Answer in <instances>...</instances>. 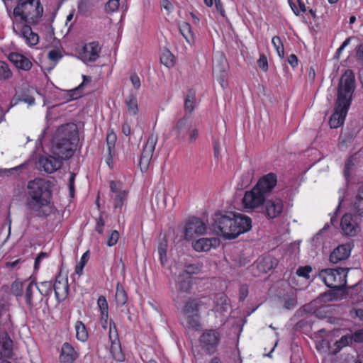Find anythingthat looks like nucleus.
I'll use <instances>...</instances> for the list:
<instances>
[{
  "label": "nucleus",
  "mask_w": 363,
  "mask_h": 363,
  "mask_svg": "<svg viewBox=\"0 0 363 363\" xmlns=\"http://www.w3.org/2000/svg\"><path fill=\"white\" fill-rule=\"evenodd\" d=\"M354 89V74L352 70L347 69L339 80L335 113L329 120L331 128H337L343 123Z\"/></svg>",
  "instance_id": "obj_1"
},
{
  "label": "nucleus",
  "mask_w": 363,
  "mask_h": 363,
  "mask_svg": "<svg viewBox=\"0 0 363 363\" xmlns=\"http://www.w3.org/2000/svg\"><path fill=\"white\" fill-rule=\"evenodd\" d=\"M28 194L27 206L34 216L47 217L53 212V208L49 202L51 194L46 181L42 179L30 181Z\"/></svg>",
  "instance_id": "obj_2"
},
{
  "label": "nucleus",
  "mask_w": 363,
  "mask_h": 363,
  "mask_svg": "<svg viewBox=\"0 0 363 363\" xmlns=\"http://www.w3.org/2000/svg\"><path fill=\"white\" fill-rule=\"evenodd\" d=\"M78 140L77 125L74 123L62 125L53 135L50 152L62 160H67L73 155Z\"/></svg>",
  "instance_id": "obj_3"
},
{
  "label": "nucleus",
  "mask_w": 363,
  "mask_h": 363,
  "mask_svg": "<svg viewBox=\"0 0 363 363\" xmlns=\"http://www.w3.org/2000/svg\"><path fill=\"white\" fill-rule=\"evenodd\" d=\"M252 228V220L243 214L218 216L215 220L213 230L217 235L226 239H233L240 234L248 232Z\"/></svg>",
  "instance_id": "obj_4"
},
{
  "label": "nucleus",
  "mask_w": 363,
  "mask_h": 363,
  "mask_svg": "<svg viewBox=\"0 0 363 363\" xmlns=\"http://www.w3.org/2000/svg\"><path fill=\"white\" fill-rule=\"evenodd\" d=\"M276 184L274 174L269 173L262 177L251 191L245 192L242 200L244 208L255 210L262 207Z\"/></svg>",
  "instance_id": "obj_5"
},
{
  "label": "nucleus",
  "mask_w": 363,
  "mask_h": 363,
  "mask_svg": "<svg viewBox=\"0 0 363 363\" xmlns=\"http://www.w3.org/2000/svg\"><path fill=\"white\" fill-rule=\"evenodd\" d=\"M43 13V8L40 0H19L14 8L13 15L15 18H20L26 25L38 24Z\"/></svg>",
  "instance_id": "obj_6"
},
{
  "label": "nucleus",
  "mask_w": 363,
  "mask_h": 363,
  "mask_svg": "<svg viewBox=\"0 0 363 363\" xmlns=\"http://www.w3.org/2000/svg\"><path fill=\"white\" fill-rule=\"evenodd\" d=\"M350 268L325 269L319 273V277L329 288L340 289L346 285V277Z\"/></svg>",
  "instance_id": "obj_7"
},
{
  "label": "nucleus",
  "mask_w": 363,
  "mask_h": 363,
  "mask_svg": "<svg viewBox=\"0 0 363 363\" xmlns=\"http://www.w3.org/2000/svg\"><path fill=\"white\" fill-rule=\"evenodd\" d=\"M157 140V135L151 133L143 148L138 164L142 172H146L149 167Z\"/></svg>",
  "instance_id": "obj_8"
},
{
  "label": "nucleus",
  "mask_w": 363,
  "mask_h": 363,
  "mask_svg": "<svg viewBox=\"0 0 363 363\" xmlns=\"http://www.w3.org/2000/svg\"><path fill=\"white\" fill-rule=\"evenodd\" d=\"M206 231V225L202 220L195 217L191 218L187 221L184 228L185 238L191 240L203 235Z\"/></svg>",
  "instance_id": "obj_9"
},
{
  "label": "nucleus",
  "mask_w": 363,
  "mask_h": 363,
  "mask_svg": "<svg viewBox=\"0 0 363 363\" xmlns=\"http://www.w3.org/2000/svg\"><path fill=\"white\" fill-rule=\"evenodd\" d=\"M109 338L111 340L110 352L113 358L118 362L125 360V355L123 353L121 342L118 339V333L114 323H110Z\"/></svg>",
  "instance_id": "obj_10"
},
{
  "label": "nucleus",
  "mask_w": 363,
  "mask_h": 363,
  "mask_svg": "<svg viewBox=\"0 0 363 363\" xmlns=\"http://www.w3.org/2000/svg\"><path fill=\"white\" fill-rule=\"evenodd\" d=\"M220 337V334L217 330H206L200 337L202 347L209 354L213 353L218 345Z\"/></svg>",
  "instance_id": "obj_11"
},
{
  "label": "nucleus",
  "mask_w": 363,
  "mask_h": 363,
  "mask_svg": "<svg viewBox=\"0 0 363 363\" xmlns=\"http://www.w3.org/2000/svg\"><path fill=\"white\" fill-rule=\"evenodd\" d=\"M62 161L52 154V155L40 157L38 164L40 170L43 169L45 172L51 174L61 167Z\"/></svg>",
  "instance_id": "obj_12"
},
{
  "label": "nucleus",
  "mask_w": 363,
  "mask_h": 363,
  "mask_svg": "<svg viewBox=\"0 0 363 363\" xmlns=\"http://www.w3.org/2000/svg\"><path fill=\"white\" fill-rule=\"evenodd\" d=\"M357 218V216L350 213H346L342 216L340 225L345 235L354 236L358 233L359 226L358 225Z\"/></svg>",
  "instance_id": "obj_13"
},
{
  "label": "nucleus",
  "mask_w": 363,
  "mask_h": 363,
  "mask_svg": "<svg viewBox=\"0 0 363 363\" xmlns=\"http://www.w3.org/2000/svg\"><path fill=\"white\" fill-rule=\"evenodd\" d=\"M101 47L98 42H91L85 45L81 54L82 60L85 62H95L99 57Z\"/></svg>",
  "instance_id": "obj_14"
},
{
  "label": "nucleus",
  "mask_w": 363,
  "mask_h": 363,
  "mask_svg": "<svg viewBox=\"0 0 363 363\" xmlns=\"http://www.w3.org/2000/svg\"><path fill=\"white\" fill-rule=\"evenodd\" d=\"M37 289L38 286L33 281H30L26 289V302L29 308L33 307L38 302L40 303L43 300L42 297L37 294Z\"/></svg>",
  "instance_id": "obj_15"
},
{
  "label": "nucleus",
  "mask_w": 363,
  "mask_h": 363,
  "mask_svg": "<svg viewBox=\"0 0 363 363\" xmlns=\"http://www.w3.org/2000/svg\"><path fill=\"white\" fill-rule=\"evenodd\" d=\"M266 214L269 218L278 217L282 212L283 205L279 199L266 200L265 201Z\"/></svg>",
  "instance_id": "obj_16"
},
{
  "label": "nucleus",
  "mask_w": 363,
  "mask_h": 363,
  "mask_svg": "<svg viewBox=\"0 0 363 363\" xmlns=\"http://www.w3.org/2000/svg\"><path fill=\"white\" fill-rule=\"evenodd\" d=\"M219 245V240L216 238L198 239L192 242L193 248L197 252H207L212 247Z\"/></svg>",
  "instance_id": "obj_17"
},
{
  "label": "nucleus",
  "mask_w": 363,
  "mask_h": 363,
  "mask_svg": "<svg viewBox=\"0 0 363 363\" xmlns=\"http://www.w3.org/2000/svg\"><path fill=\"white\" fill-rule=\"evenodd\" d=\"M350 247L348 245H341L337 247L330 253V262L337 264L341 261L347 259L350 255Z\"/></svg>",
  "instance_id": "obj_18"
},
{
  "label": "nucleus",
  "mask_w": 363,
  "mask_h": 363,
  "mask_svg": "<svg viewBox=\"0 0 363 363\" xmlns=\"http://www.w3.org/2000/svg\"><path fill=\"white\" fill-rule=\"evenodd\" d=\"M9 60L18 69L29 70L32 67V62L25 56L17 52L9 55Z\"/></svg>",
  "instance_id": "obj_19"
},
{
  "label": "nucleus",
  "mask_w": 363,
  "mask_h": 363,
  "mask_svg": "<svg viewBox=\"0 0 363 363\" xmlns=\"http://www.w3.org/2000/svg\"><path fill=\"white\" fill-rule=\"evenodd\" d=\"M189 130V117L185 115L179 120L173 127L172 131L178 140H182L185 138L187 132Z\"/></svg>",
  "instance_id": "obj_20"
},
{
  "label": "nucleus",
  "mask_w": 363,
  "mask_h": 363,
  "mask_svg": "<svg viewBox=\"0 0 363 363\" xmlns=\"http://www.w3.org/2000/svg\"><path fill=\"white\" fill-rule=\"evenodd\" d=\"M78 357V353L74 347L69 343H64L62 347L60 361L62 363H74Z\"/></svg>",
  "instance_id": "obj_21"
},
{
  "label": "nucleus",
  "mask_w": 363,
  "mask_h": 363,
  "mask_svg": "<svg viewBox=\"0 0 363 363\" xmlns=\"http://www.w3.org/2000/svg\"><path fill=\"white\" fill-rule=\"evenodd\" d=\"M230 308L228 297L223 294L217 295L213 308L215 313H219L220 315H225V313L228 312Z\"/></svg>",
  "instance_id": "obj_22"
},
{
  "label": "nucleus",
  "mask_w": 363,
  "mask_h": 363,
  "mask_svg": "<svg viewBox=\"0 0 363 363\" xmlns=\"http://www.w3.org/2000/svg\"><path fill=\"white\" fill-rule=\"evenodd\" d=\"M55 296L57 301H61L65 299L68 294L69 286L67 280L60 281L57 279L54 285Z\"/></svg>",
  "instance_id": "obj_23"
},
{
  "label": "nucleus",
  "mask_w": 363,
  "mask_h": 363,
  "mask_svg": "<svg viewBox=\"0 0 363 363\" xmlns=\"http://www.w3.org/2000/svg\"><path fill=\"white\" fill-rule=\"evenodd\" d=\"M21 35L30 45H35L39 41L38 35L32 30L30 25L23 26L21 30Z\"/></svg>",
  "instance_id": "obj_24"
},
{
  "label": "nucleus",
  "mask_w": 363,
  "mask_h": 363,
  "mask_svg": "<svg viewBox=\"0 0 363 363\" xmlns=\"http://www.w3.org/2000/svg\"><path fill=\"white\" fill-rule=\"evenodd\" d=\"M191 288V277L180 273L176 281V289L180 292H189Z\"/></svg>",
  "instance_id": "obj_25"
},
{
  "label": "nucleus",
  "mask_w": 363,
  "mask_h": 363,
  "mask_svg": "<svg viewBox=\"0 0 363 363\" xmlns=\"http://www.w3.org/2000/svg\"><path fill=\"white\" fill-rule=\"evenodd\" d=\"M1 351L3 357H9L12 354L13 342L7 333L4 334L1 340Z\"/></svg>",
  "instance_id": "obj_26"
},
{
  "label": "nucleus",
  "mask_w": 363,
  "mask_h": 363,
  "mask_svg": "<svg viewBox=\"0 0 363 363\" xmlns=\"http://www.w3.org/2000/svg\"><path fill=\"white\" fill-rule=\"evenodd\" d=\"M168 247L167 240L165 237L160 239L157 247V255L162 266L167 262V250Z\"/></svg>",
  "instance_id": "obj_27"
},
{
  "label": "nucleus",
  "mask_w": 363,
  "mask_h": 363,
  "mask_svg": "<svg viewBox=\"0 0 363 363\" xmlns=\"http://www.w3.org/2000/svg\"><path fill=\"white\" fill-rule=\"evenodd\" d=\"M227 60L223 55H219L213 61V73L223 74L227 69Z\"/></svg>",
  "instance_id": "obj_28"
},
{
  "label": "nucleus",
  "mask_w": 363,
  "mask_h": 363,
  "mask_svg": "<svg viewBox=\"0 0 363 363\" xmlns=\"http://www.w3.org/2000/svg\"><path fill=\"white\" fill-rule=\"evenodd\" d=\"M196 94L194 90H189L184 99V109L186 115L191 113L194 109Z\"/></svg>",
  "instance_id": "obj_29"
},
{
  "label": "nucleus",
  "mask_w": 363,
  "mask_h": 363,
  "mask_svg": "<svg viewBox=\"0 0 363 363\" xmlns=\"http://www.w3.org/2000/svg\"><path fill=\"white\" fill-rule=\"evenodd\" d=\"M199 308L196 299L190 298L184 304L182 312L185 315L199 314Z\"/></svg>",
  "instance_id": "obj_30"
},
{
  "label": "nucleus",
  "mask_w": 363,
  "mask_h": 363,
  "mask_svg": "<svg viewBox=\"0 0 363 363\" xmlns=\"http://www.w3.org/2000/svg\"><path fill=\"white\" fill-rule=\"evenodd\" d=\"M98 306L101 311V318L102 320L107 321L108 317V303L104 296H100L97 301Z\"/></svg>",
  "instance_id": "obj_31"
},
{
  "label": "nucleus",
  "mask_w": 363,
  "mask_h": 363,
  "mask_svg": "<svg viewBox=\"0 0 363 363\" xmlns=\"http://www.w3.org/2000/svg\"><path fill=\"white\" fill-rule=\"evenodd\" d=\"M353 207L359 215L363 213V186L358 190V193L353 203Z\"/></svg>",
  "instance_id": "obj_32"
},
{
  "label": "nucleus",
  "mask_w": 363,
  "mask_h": 363,
  "mask_svg": "<svg viewBox=\"0 0 363 363\" xmlns=\"http://www.w3.org/2000/svg\"><path fill=\"white\" fill-rule=\"evenodd\" d=\"M125 104L129 113L136 115L138 111L137 98L135 95L130 94L125 99Z\"/></svg>",
  "instance_id": "obj_33"
},
{
  "label": "nucleus",
  "mask_w": 363,
  "mask_h": 363,
  "mask_svg": "<svg viewBox=\"0 0 363 363\" xmlns=\"http://www.w3.org/2000/svg\"><path fill=\"white\" fill-rule=\"evenodd\" d=\"M76 337L80 341H85L88 337V333L85 325L82 321H77L75 325Z\"/></svg>",
  "instance_id": "obj_34"
},
{
  "label": "nucleus",
  "mask_w": 363,
  "mask_h": 363,
  "mask_svg": "<svg viewBox=\"0 0 363 363\" xmlns=\"http://www.w3.org/2000/svg\"><path fill=\"white\" fill-rule=\"evenodd\" d=\"M179 30L181 34L186 40L188 43H190L193 40V35L191 32V26L187 22H183L179 26Z\"/></svg>",
  "instance_id": "obj_35"
},
{
  "label": "nucleus",
  "mask_w": 363,
  "mask_h": 363,
  "mask_svg": "<svg viewBox=\"0 0 363 363\" xmlns=\"http://www.w3.org/2000/svg\"><path fill=\"white\" fill-rule=\"evenodd\" d=\"M52 291V286L50 281H43L38 286L37 292L40 294L39 296H50Z\"/></svg>",
  "instance_id": "obj_36"
},
{
  "label": "nucleus",
  "mask_w": 363,
  "mask_h": 363,
  "mask_svg": "<svg viewBox=\"0 0 363 363\" xmlns=\"http://www.w3.org/2000/svg\"><path fill=\"white\" fill-rule=\"evenodd\" d=\"M201 270V266L199 264H186L181 273L185 276L191 277V274H198Z\"/></svg>",
  "instance_id": "obj_37"
},
{
  "label": "nucleus",
  "mask_w": 363,
  "mask_h": 363,
  "mask_svg": "<svg viewBox=\"0 0 363 363\" xmlns=\"http://www.w3.org/2000/svg\"><path fill=\"white\" fill-rule=\"evenodd\" d=\"M186 326L189 328L197 330L200 327L199 315L191 314L186 315Z\"/></svg>",
  "instance_id": "obj_38"
},
{
  "label": "nucleus",
  "mask_w": 363,
  "mask_h": 363,
  "mask_svg": "<svg viewBox=\"0 0 363 363\" xmlns=\"http://www.w3.org/2000/svg\"><path fill=\"white\" fill-rule=\"evenodd\" d=\"M174 55L167 50L163 51L161 57V63L167 67H171L174 65Z\"/></svg>",
  "instance_id": "obj_39"
},
{
  "label": "nucleus",
  "mask_w": 363,
  "mask_h": 363,
  "mask_svg": "<svg viewBox=\"0 0 363 363\" xmlns=\"http://www.w3.org/2000/svg\"><path fill=\"white\" fill-rule=\"evenodd\" d=\"M116 301L118 306H123L127 301V295L124 289L117 286L116 292Z\"/></svg>",
  "instance_id": "obj_40"
},
{
  "label": "nucleus",
  "mask_w": 363,
  "mask_h": 363,
  "mask_svg": "<svg viewBox=\"0 0 363 363\" xmlns=\"http://www.w3.org/2000/svg\"><path fill=\"white\" fill-rule=\"evenodd\" d=\"M11 77L12 72L9 67V65L4 61H0V79H8Z\"/></svg>",
  "instance_id": "obj_41"
},
{
  "label": "nucleus",
  "mask_w": 363,
  "mask_h": 363,
  "mask_svg": "<svg viewBox=\"0 0 363 363\" xmlns=\"http://www.w3.org/2000/svg\"><path fill=\"white\" fill-rule=\"evenodd\" d=\"M128 192L126 191H122L118 192L114 197V208H121L126 200Z\"/></svg>",
  "instance_id": "obj_42"
},
{
  "label": "nucleus",
  "mask_w": 363,
  "mask_h": 363,
  "mask_svg": "<svg viewBox=\"0 0 363 363\" xmlns=\"http://www.w3.org/2000/svg\"><path fill=\"white\" fill-rule=\"evenodd\" d=\"M352 337L350 335H346L342 336L339 340L335 342L337 347L335 352H337L341 348L348 345L352 342Z\"/></svg>",
  "instance_id": "obj_43"
},
{
  "label": "nucleus",
  "mask_w": 363,
  "mask_h": 363,
  "mask_svg": "<svg viewBox=\"0 0 363 363\" xmlns=\"http://www.w3.org/2000/svg\"><path fill=\"white\" fill-rule=\"evenodd\" d=\"M272 42L274 46V48H276L279 56L281 58H284V45H283V43H282L280 38L278 36H274V37H273Z\"/></svg>",
  "instance_id": "obj_44"
},
{
  "label": "nucleus",
  "mask_w": 363,
  "mask_h": 363,
  "mask_svg": "<svg viewBox=\"0 0 363 363\" xmlns=\"http://www.w3.org/2000/svg\"><path fill=\"white\" fill-rule=\"evenodd\" d=\"M116 135L111 132L107 134L106 143L109 155L111 157V151L114 149L115 143L116 142Z\"/></svg>",
  "instance_id": "obj_45"
},
{
  "label": "nucleus",
  "mask_w": 363,
  "mask_h": 363,
  "mask_svg": "<svg viewBox=\"0 0 363 363\" xmlns=\"http://www.w3.org/2000/svg\"><path fill=\"white\" fill-rule=\"evenodd\" d=\"M21 168V166H18L13 168L9 169H0V176L1 177H9L13 176L16 177L18 174V172Z\"/></svg>",
  "instance_id": "obj_46"
},
{
  "label": "nucleus",
  "mask_w": 363,
  "mask_h": 363,
  "mask_svg": "<svg viewBox=\"0 0 363 363\" xmlns=\"http://www.w3.org/2000/svg\"><path fill=\"white\" fill-rule=\"evenodd\" d=\"M258 267L260 270H263L265 272L270 270L273 267L272 258L269 257L264 258L262 261L259 262Z\"/></svg>",
  "instance_id": "obj_47"
},
{
  "label": "nucleus",
  "mask_w": 363,
  "mask_h": 363,
  "mask_svg": "<svg viewBox=\"0 0 363 363\" xmlns=\"http://www.w3.org/2000/svg\"><path fill=\"white\" fill-rule=\"evenodd\" d=\"M119 1L120 0H108L105 4V11L109 13L116 11L119 8Z\"/></svg>",
  "instance_id": "obj_48"
},
{
  "label": "nucleus",
  "mask_w": 363,
  "mask_h": 363,
  "mask_svg": "<svg viewBox=\"0 0 363 363\" xmlns=\"http://www.w3.org/2000/svg\"><path fill=\"white\" fill-rule=\"evenodd\" d=\"M88 259H89V252L87 251L83 254L82 257H81V261H80L79 264L76 266L75 272L77 274L81 275L82 274L84 267L88 262Z\"/></svg>",
  "instance_id": "obj_49"
},
{
  "label": "nucleus",
  "mask_w": 363,
  "mask_h": 363,
  "mask_svg": "<svg viewBox=\"0 0 363 363\" xmlns=\"http://www.w3.org/2000/svg\"><path fill=\"white\" fill-rule=\"evenodd\" d=\"M11 291L12 293L16 296L22 295V289H23V284L21 281H15L11 285Z\"/></svg>",
  "instance_id": "obj_50"
},
{
  "label": "nucleus",
  "mask_w": 363,
  "mask_h": 363,
  "mask_svg": "<svg viewBox=\"0 0 363 363\" xmlns=\"http://www.w3.org/2000/svg\"><path fill=\"white\" fill-rule=\"evenodd\" d=\"M311 271L312 268L310 266L300 267L296 271V274L299 277L308 279L309 273Z\"/></svg>",
  "instance_id": "obj_51"
},
{
  "label": "nucleus",
  "mask_w": 363,
  "mask_h": 363,
  "mask_svg": "<svg viewBox=\"0 0 363 363\" xmlns=\"http://www.w3.org/2000/svg\"><path fill=\"white\" fill-rule=\"evenodd\" d=\"M118 238H119V233L116 230H113L108 238L107 245L109 247H112V246L115 245L117 243Z\"/></svg>",
  "instance_id": "obj_52"
},
{
  "label": "nucleus",
  "mask_w": 363,
  "mask_h": 363,
  "mask_svg": "<svg viewBox=\"0 0 363 363\" xmlns=\"http://www.w3.org/2000/svg\"><path fill=\"white\" fill-rule=\"evenodd\" d=\"M82 87H83V83H82L80 85H79L77 88L73 89L69 91V92H70L69 96L72 98V99H77L78 98L82 96Z\"/></svg>",
  "instance_id": "obj_53"
},
{
  "label": "nucleus",
  "mask_w": 363,
  "mask_h": 363,
  "mask_svg": "<svg viewBox=\"0 0 363 363\" xmlns=\"http://www.w3.org/2000/svg\"><path fill=\"white\" fill-rule=\"evenodd\" d=\"M362 281V279H359L357 282L354 284H353L352 286H350L349 287V290L347 293L349 294H350L351 296H356V295H358L359 294V292L361 291V287L359 286V284L361 283Z\"/></svg>",
  "instance_id": "obj_54"
},
{
  "label": "nucleus",
  "mask_w": 363,
  "mask_h": 363,
  "mask_svg": "<svg viewBox=\"0 0 363 363\" xmlns=\"http://www.w3.org/2000/svg\"><path fill=\"white\" fill-rule=\"evenodd\" d=\"M259 67L266 72L268 69L267 59L264 55H261L259 59L257 61Z\"/></svg>",
  "instance_id": "obj_55"
},
{
  "label": "nucleus",
  "mask_w": 363,
  "mask_h": 363,
  "mask_svg": "<svg viewBox=\"0 0 363 363\" xmlns=\"http://www.w3.org/2000/svg\"><path fill=\"white\" fill-rule=\"evenodd\" d=\"M105 225V222L101 215L99 218L96 220V231L99 234H102L104 231V226Z\"/></svg>",
  "instance_id": "obj_56"
},
{
  "label": "nucleus",
  "mask_w": 363,
  "mask_h": 363,
  "mask_svg": "<svg viewBox=\"0 0 363 363\" xmlns=\"http://www.w3.org/2000/svg\"><path fill=\"white\" fill-rule=\"evenodd\" d=\"M197 303V306L199 308L202 306H208L211 304V299L208 297H202L200 298H195Z\"/></svg>",
  "instance_id": "obj_57"
},
{
  "label": "nucleus",
  "mask_w": 363,
  "mask_h": 363,
  "mask_svg": "<svg viewBox=\"0 0 363 363\" xmlns=\"http://www.w3.org/2000/svg\"><path fill=\"white\" fill-rule=\"evenodd\" d=\"M296 306V301L294 298H289L285 300L284 308L289 310L294 308Z\"/></svg>",
  "instance_id": "obj_58"
},
{
  "label": "nucleus",
  "mask_w": 363,
  "mask_h": 363,
  "mask_svg": "<svg viewBox=\"0 0 363 363\" xmlns=\"http://www.w3.org/2000/svg\"><path fill=\"white\" fill-rule=\"evenodd\" d=\"M75 176L76 175L74 173H71L70 177L69 179V194H70L71 197H73L74 194V184Z\"/></svg>",
  "instance_id": "obj_59"
},
{
  "label": "nucleus",
  "mask_w": 363,
  "mask_h": 363,
  "mask_svg": "<svg viewBox=\"0 0 363 363\" xmlns=\"http://www.w3.org/2000/svg\"><path fill=\"white\" fill-rule=\"evenodd\" d=\"M48 57L51 60L57 61L62 57V55L58 50H52L48 52Z\"/></svg>",
  "instance_id": "obj_60"
},
{
  "label": "nucleus",
  "mask_w": 363,
  "mask_h": 363,
  "mask_svg": "<svg viewBox=\"0 0 363 363\" xmlns=\"http://www.w3.org/2000/svg\"><path fill=\"white\" fill-rule=\"evenodd\" d=\"M352 340L356 342H363V329L357 330L352 335Z\"/></svg>",
  "instance_id": "obj_61"
},
{
  "label": "nucleus",
  "mask_w": 363,
  "mask_h": 363,
  "mask_svg": "<svg viewBox=\"0 0 363 363\" xmlns=\"http://www.w3.org/2000/svg\"><path fill=\"white\" fill-rule=\"evenodd\" d=\"M130 81L135 89H138L140 87V80L136 74H131Z\"/></svg>",
  "instance_id": "obj_62"
},
{
  "label": "nucleus",
  "mask_w": 363,
  "mask_h": 363,
  "mask_svg": "<svg viewBox=\"0 0 363 363\" xmlns=\"http://www.w3.org/2000/svg\"><path fill=\"white\" fill-rule=\"evenodd\" d=\"M350 314L352 317H357L363 322V309H352Z\"/></svg>",
  "instance_id": "obj_63"
},
{
  "label": "nucleus",
  "mask_w": 363,
  "mask_h": 363,
  "mask_svg": "<svg viewBox=\"0 0 363 363\" xmlns=\"http://www.w3.org/2000/svg\"><path fill=\"white\" fill-rule=\"evenodd\" d=\"M23 262L21 259H18L13 262H7L5 265L7 268L13 269H16Z\"/></svg>",
  "instance_id": "obj_64"
}]
</instances>
